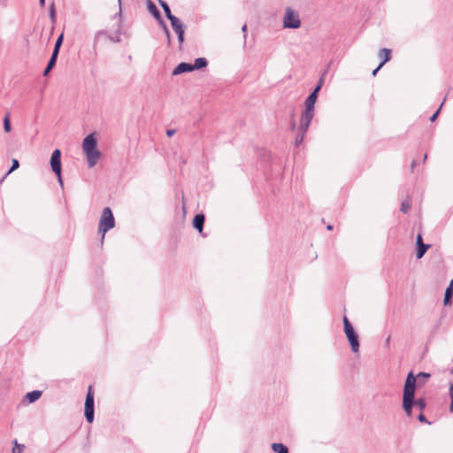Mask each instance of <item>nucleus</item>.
<instances>
[{
    "mask_svg": "<svg viewBox=\"0 0 453 453\" xmlns=\"http://www.w3.org/2000/svg\"><path fill=\"white\" fill-rule=\"evenodd\" d=\"M157 20H158V22H159L160 26L162 27V28H163V30H164L165 34V35H168V31H169V30H168V28H167V27H166L165 23V22H164V20L162 19V17L160 16V19H157Z\"/></svg>",
    "mask_w": 453,
    "mask_h": 453,
    "instance_id": "obj_32",
    "label": "nucleus"
},
{
    "mask_svg": "<svg viewBox=\"0 0 453 453\" xmlns=\"http://www.w3.org/2000/svg\"><path fill=\"white\" fill-rule=\"evenodd\" d=\"M121 35V27L119 25L118 29L115 32V35H111L106 30H100L96 32L94 38V43L93 48L94 50L96 47V44L99 43L101 41H110L112 42H119L121 41L120 39Z\"/></svg>",
    "mask_w": 453,
    "mask_h": 453,
    "instance_id": "obj_6",
    "label": "nucleus"
},
{
    "mask_svg": "<svg viewBox=\"0 0 453 453\" xmlns=\"http://www.w3.org/2000/svg\"><path fill=\"white\" fill-rule=\"evenodd\" d=\"M389 341H390V337H388L387 341H386V343L388 344L389 343Z\"/></svg>",
    "mask_w": 453,
    "mask_h": 453,
    "instance_id": "obj_48",
    "label": "nucleus"
},
{
    "mask_svg": "<svg viewBox=\"0 0 453 453\" xmlns=\"http://www.w3.org/2000/svg\"><path fill=\"white\" fill-rule=\"evenodd\" d=\"M84 415L88 423L94 420V395L91 392V386L88 387V391L85 400Z\"/></svg>",
    "mask_w": 453,
    "mask_h": 453,
    "instance_id": "obj_8",
    "label": "nucleus"
},
{
    "mask_svg": "<svg viewBox=\"0 0 453 453\" xmlns=\"http://www.w3.org/2000/svg\"><path fill=\"white\" fill-rule=\"evenodd\" d=\"M272 449L275 453H288V449L282 443H273Z\"/></svg>",
    "mask_w": 453,
    "mask_h": 453,
    "instance_id": "obj_22",
    "label": "nucleus"
},
{
    "mask_svg": "<svg viewBox=\"0 0 453 453\" xmlns=\"http://www.w3.org/2000/svg\"><path fill=\"white\" fill-rule=\"evenodd\" d=\"M449 395L451 398V403L449 405V411L453 412V384L449 387Z\"/></svg>",
    "mask_w": 453,
    "mask_h": 453,
    "instance_id": "obj_31",
    "label": "nucleus"
},
{
    "mask_svg": "<svg viewBox=\"0 0 453 453\" xmlns=\"http://www.w3.org/2000/svg\"><path fill=\"white\" fill-rule=\"evenodd\" d=\"M421 244H425V243L423 242L422 235L420 234H418L417 236V247Z\"/></svg>",
    "mask_w": 453,
    "mask_h": 453,
    "instance_id": "obj_35",
    "label": "nucleus"
},
{
    "mask_svg": "<svg viewBox=\"0 0 453 453\" xmlns=\"http://www.w3.org/2000/svg\"><path fill=\"white\" fill-rule=\"evenodd\" d=\"M115 226V219L114 216L112 214V211L110 207H105L103 209L100 220H99V226L98 230L100 233H102V240L104 238V235L106 232L113 228Z\"/></svg>",
    "mask_w": 453,
    "mask_h": 453,
    "instance_id": "obj_3",
    "label": "nucleus"
},
{
    "mask_svg": "<svg viewBox=\"0 0 453 453\" xmlns=\"http://www.w3.org/2000/svg\"><path fill=\"white\" fill-rule=\"evenodd\" d=\"M380 69V68H379V66H378L376 69H374V70L372 71V76H375V75L377 74V73H378V71H379Z\"/></svg>",
    "mask_w": 453,
    "mask_h": 453,
    "instance_id": "obj_42",
    "label": "nucleus"
},
{
    "mask_svg": "<svg viewBox=\"0 0 453 453\" xmlns=\"http://www.w3.org/2000/svg\"><path fill=\"white\" fill-rule=\"evenodd\" d=\"M323 82H324V79L323 78H320L319 82H318V85H320V88H322L323 86Z\"/></svg>",
    "mask_w": 453,
    "mask_h": 453,
    "instance_id": "obj_43",
    "label": "nucleus"
},
{
    "mask_svg": "<svg viewBox=\"0 0 453 453\" xmlns=\"http://www.w3.org/2000/svg\"><path fill=\"white\" fill-rule=\"evenodd\" d=\"M194 71L192 67V64L189 63H180L173 70V75H179L183 73Z\"/></svg>",
    "mask_w": 453,
    "mask_h": 453,
    "instance_id": "obj_11",
    "label": "nucleus"
},
{
    "mask_svg": "<svg viewBox=\"0 0 453 453\" xmlns=\"http://www.w3.org/2000/svg\"><path fill=\"white\" fill-rule=\"evenodd\" d=\"M314 117V109L305 108L300 119V127L308 129Z\"/></svg>",
    "mask_w": 453,
    "mask_h": 453,
    "instance_id": "obj_9",
    "label": "nucleus"
},
{
    "mask_svg": "<svg viewBox=\"0 0 453 453\" xmlns=\"http://www.w3.org/2000/svg\"><path fill=\"white\" fill-rule=\"evenodd\" d=\"M411 203L408 201V200H404L402 202V204H401V211L403 212V213H407L409 211V210L411 209Z\"/></svg>",
    "mask_w": 453,
    "mask_h": 453,
    "instance_id": "obj_25",
    "label": "nucleus"
},
{
    "mask_svg": "<svg viewBox=\"0 0 453 453\" xmlns=\"http://www.w3.org/2000/svg\"><path fill=\"white\" fill-rule=\"evenodd\" d=\"M318 96L315 93H311L305 100V108L314 109L315 103Z\"/></svg>",
    "mask_w": 453,
    "mask_h": 453,
    "instance_id": "obj_19",
    "label": "nucleus"
},
{
    "mask_svg": "<svg viewBox=\"0 0 453 453\" xmlns=\"http://www.w3.org/2000/svg\"><path fill=\"white\" fill-rule=\"evenodd\" d=\"M166 35V41H167V44L168 45H171V36H170V32L168 31V35Z\"/></svg>",
    "mask_w": 453,
    "mask_h": 453,
    "instance_id": "obj_41",
    "label": "nucleus"
},
{
    "mask_svg": "<svg viewBox=\"0 0 453 453\" xmlns=\"http://www.w3.org/2000/svg\"><path fill=\"white\" fill-rule=\"evenodd\" d=\"M51 69H52V67L47 65L43 72V76H47L49 74V73L51 71Z\"/></svg>",
    "mask_w": 453,
    "mask_h": 453,
    "instance_id": "obj_39",
    "label": "nucleus"
},
{
    "mask_svg": "<svg viewBox=\"0 0 453 453\" xmlns=\"http://www.w3.org/2000/svg\"><path fill=\"white\" fill-rule=\"evenodd\" d=\"M39 3L41 4V6H44L45 4V0H39Z\"/></svg>",
    "mask_w": 453,
    "mask_h": 453,
    "instance_id": "obj_45",
    "label": "nucleus"
},
{
    "mask_svg": "<svg viewBox=\"0 0 453 453\" xmlns=\"http://www.w3.org/2000/svg\"><path fill=\"white\" fill-rule=\"evenodd\" d=\"M175 132H176L175 129H168V130H166V135L168 137H172L175 134Z\"/></svg>",
    "mask_w": 453,
    "mask_h": 453,
    "instance_id": "obj_38",
    "label": "nucleus"
},
{
    "mask_svg": "<svg viewBox=\"0 0 453 453\" xmlns=\"http://www.w3.org/2000/svg\"><path fill=\"white\" fill-rule=\"evenodd\" d=\"M42 395V391L40 390H34L31 392H28L25 395V399L28 401V403H32L35 401H37Z\"/></svg>",
    "mask_w": 453,
    "mask_h": 453,
    "instance_id": "obj_16",
    "label": "nucleus"
},
{
    "mask_svg": "<svg viewBox=\"0 0 453 453\" xmlns=\"http://www.w3.org/2000/svg\"><path fill=\"white\" fill-rule=\"evenodd\" d=\"M147 7H148L149 12L151 13V15L156 19H160V16H161L160 12L157 8V6L152 3L151 0L147 1Z\"/></svg>",
    "mask_w": 453,
    "mask_h": 453,
    "instance_id": "obj_14",
    "label": "nucleus"
},
{
    "mask_svg": "<svg viewBox=\"0 0 453 453\" xmlns=\"http://www.w3.org/2000/svg\"><path fill=\"white\" fill-rule=\"evenodd\" d=\"M208 61L204 58H198L195 59V63L192 65L193 70H198L206 67Z\"/></svg>",
    "mask_w": 453,
    "mask_h": 453,
    "instance_id": "obj_18",
    "label": "nucleus"
},
{
    "mask_svg": "<svg viewBox=\"0 0 453 453\" xmlns=\"http://www.w3.org/2000/svg\"><path fill=\"white\" fill-rule=\"evenodd\" d=\"M295 127H296V124H295V122H293V123H292V125H291V128H292V130H294V129H295Z\"/></svg>",
    "mask_w": 453,
    "mask_h": 453,
    "instance_id": "obj_46",
    "label": "nucleus"
},
{
    "mask_svg": "<svg viewBox=\"0 0 453 453\" xmlns=\"http://www.w3.org/2000/svg\"><path fill=\"white\" fill-rule=\"evenodd\" d=\"M25 446L23 444H18L15 441V446L12 449V453H22Z\"/></svg>",
    "mask_w": 453,
    "mask_h": 453,
    "instance_id": "obj_26",
    "label": "nucleus"
},
{
    "mask_svg": "<svg viewBox=\"0 0 453 453\" xmlns=\"http://www.w3.org/2000/svg\"><path fill=\"white\" fill-rule=\"evenodd\" d=\"M4 129L6 133H9L12 129L9 113L4 118Z\"/></svg>",
    "mask_w": 453,
    "mask_h": 453,
    "instance_id": "obj_23",
    "label": "nucleus"
},
{
    "mask_svg": "<svg viewBox=\"0 0 453 453\" xmlns=\"http://www.w3.org/2000/svg\"><path fill=\"white\" fill-rule=\"evenodd\" d=\"M58 53H59V50L53 49V52L50 57L55 59H58Z\"/></svg>",
    "mask_w": 453,
    "mask_h": 453,
    "instance_id": "obj_37",
    "label": "nucleus"
},
{
    "mask_svg": "<svg viewBox=\"0 0 453 453\" xmlns=\"http://www.w3.org/2000/svg\"><path fill=\"white\" fill-rule=\"evenodd\" d=\"M426 154L424 156V158H423V161H425L426 159Z\"/></svg>",
    "mask_w": 453,
    "mask_h": 453,
    "instance_id": "obj_49",
    "label": "nucleus"
},
{
    "mask_svg": "<svg viewBox=\"0 0 453 453\" xmlns=\"http://www.w3.org/2000/svg\"><path fill=\"white\" fill-rule=\"evenodd\" d=\"M158 2H159V4L161 5V7L163 8V10L165 12V14L166 18L170 21H172V19H174L177 18L176 16L172 14L171 9H170V7H169V5L167 4L166 2H165L163 0H158Z\"/></svg>",
    "mask_w": 453,
    "mask_h": 453,
    "instance_id": "obj_15",
    "label": "nucleus"
},
{
    "mask_svg": "<svg viewBox=\"0 0 453 453\" xmlns=\"http://www.w3.org/2000/svg\"><path fill=\"white\" fill-rule=\"evenodd\" d=\"M415 166H416V160H413V161L411 162V170H413Z\"/></svg>",
    "mask_w": 453,
    "mask_h": 453,
    "instance_id": "obj_44",
    "label": "nucleus"
},
{
    "mask_svg": "<svg viewBox=\"0 0 453 453\" xmlns=\"http://www.w3.org/2000/svg\"><path fill=\"white\" fill-rule=\"evenodd\" d=\"M320 89H321L320 85L317 84V86L314 88V89L311 93H315L318 96Z\"/></svg>",
    "mask_w": 453,
    "mask_h": 453,
    "instance_id": "obj_40",
    "label": "nucleus"
},
{
    "mask_svg": "<svg viewBox=\"0 0 453 453\" xmlns=\"http://www.w3.org/2000/svg\"><path fill=\"white\" fill-rule=\"evenodd\" d=\"M63 40H64V34H61V35L58 37V39H57V41H56V42H55L54 49L60 50V47H61V45H62V43H63Z\"/></svg>",
    "mask_w": 453,
    "mask_h": 453,
    "instance_id": "obj_27",
    "label": "nucleus"
},
{
    "mask_svg": "<svg viewBox=\"0 0 453 453\" xmlns=\"http://www.w3.org/2000/svg\"><path fill=\"white\" fill-rule=\"evenodd\" d=\"M343 327L346 337L350 344L351 350L354 353H357L359 350L358 335L346 316L343 318Z\"/></svg>",
    "mask_w": 453,
    "mask_h": 453,
    "instance_id": "obj_4",
    "label": "nucleus"
},
{
    "mask_svg": "<svg viewBox=\"0 0 453 453\" xmlns=\"http://www.w3.org/2000/svg\"><path fill=\"white\" fill-rule=\"evenodd\" d=\"M119 2H120V0H119Z\"/></svg>",
    "mask_w": 453,
    "mask_h": 453,
    "instance_id": "obj_50",
    "label": "nucleus"
},
{
    "mask_svg": "<svg viewBox=\"0 0 453 453\" xmlns=\"http://www.w3.org/2000/svg\"><path fill=\"white\" fill-rule=\"evenodd\" d=\"M416 377L410 372L406 377L403 392V410L407 417L412 416V408L423 411L426 406L424 398L415 399Z\"/></svg>",
    "mask_w": 453,
    "mask_h": 453,
    "instance_id": "obj_1",
    "label": "nucleus"
},
{
    "mask_svg": "<svg viewBox=\"0 0 453 453\" xmlns=\"http://www.w3.org/2000/svg\"><path fill=\"white\" fill-rule=\"evenodd\" d=\"M418 419L420 422H427L426 416L420 411L419 415L418 416Z\"/></svg>",
    "mask_w": 453,
    "mask_h": 453,
    "instance_id": "obj_34",
    "label": "nucleus"
},
{
    "mask_svg": "<svg viewBox=\"0 0 453 453\" xmlns=\"http://www.w3.org/2000/svg\"><path fill=\"white\" fill-rule=\"evenodd\" d=\"M56 8L54 3H52L50 6V18L52 21V23L56 22Z\"/></svg>",
    "mask_w": 453,
    "mask_h": 453,
    "instance_id": "obj_24",
    "label": "nucleus"
},
{
    "mask_svg": "<svg viewBox=\"0 0 453 453\" xmlns=\"http://www.w3.org/2000/svg\"><path fill=\"white\" fill-rule=\"evenodd\" d=\"M170 22H171L173 29L175 31V33L178 35L179 42L182 43L184 41V33H185L183 24L178 18L172 19V21H170Z\"/></svg>",
    "mask_w": 453,
    "mask_h": 453,
    "instance_id": "obj_10",
    "label": "nucleus"
},
{
    "mask_svg": "<svg viewBox=\"0 0 453 453\" xmlns=\"http://www.w3.org/2000/svg\"><path fill=\"white\" fill-rule=\"evenodd\" d=\"M96 144L97 142L94 134L86 136L82 142V150L90 168L96 165L101 157V152L96 149Z\"/></svg>",
    "mask_w": 453,
    "mask_h": 453,
    "instance_id": "obj_2",
    "label": "nucleus"
},
{
    "mask_svg": "<svg viewBox=\"0 0 453 453\" xmlns=\"http://www.w3.org/2000/svg\"><path fill=\"white\" fill-rule=\"evenodd\" d=\"M204 220H205V218H204L203 214H202V213L196 214L193 219L194 228H196L198 232L201 233L203 228Z\"/></svg>",
    "mask_w": 453,
    "mask_h": 453,
    "instance_id": "obj_12",
    "label": "nucleus"
},
{
    "mask_svg": "<svg viewBox=\"0 0 453 453\" xmlns=\"http://www.w3.org/2000/svg\"><path fill=\"white\" fill-rule=\"evenodd\" d=\"M327 229H328V230H332V229H333V226H332L331 225H328V226H327Z\"/></svg>",
    "mask_w": 453,
    "mask_h": 453,
    "instance_id": "obj_47",
    "label": "nucleus"
},
{
    "mask_svg": "<svg viewBox=\"0 0 453 453\" xmlns=\"http://www.w3.org/2000/svg\"><path fill=\"white\" fill-rule=\"evenodd\" d=\"M301 24L298 13L291 7H287L283 16V27L297 29L301 27Z\"/></svg>",
    "mask_w": 453,
    "mask_h": 453,
    "instance_id": "obj_5",
    "label": "nucleus"
},
{
    "mask_svg": "<svg viewBox=\"0 0 453 453\" xmlns=\"http://www.w3.org/2000/svg\"><path fill=\"white\" fill-rule=\"evenodd\" d=\"M307 130L308 129H303V127H298L297 133H296V139H295V145L296 146H299L303 142Z\"/></svg>",
    "mask_w": 453,
    "mask_h": 453,
    "instance_id": "obj_17",
    "label": "nucleus"
},
{
    "mask_svg": "<svg viewBox=\"0 0 453 453\" xmlns=\"http://www.w3.org/2000/svg\"><path fill=\"white\" fill-rule=\"evenodd\" d=\"M445 100H446V97L444 98L443 101H445ZM443 103L444 102L441 103V104L440 105L439 109L430 117V121L431 122H434L437 119V117L439 115V112H440V111H441V107L443 105Z\"/></svg>",
    "mask_w": 453,
    "mask_h": 453,
    "instance_id": "obj_30",
    "label": "nucleus"
},
{
    "mask_svg": "<svg viewBox=\"0 0 453 453\" xmlns=\"http://www.w3.org/2000/svg\"><path fill=\"white\" fill-rule=\"evenodd\" d=\"M379 57L382 58V61L379 65V68H381L391 58V50L389 49L383 48L379 51Z\"/></svg>",
    "mask_w": 453,
    "mask_h": 453,
    "instance_id": "obj_13",
    "label": "nucleus"
},
{
    "mask_svg": "<svg viewBox=\"0 0 453 453\" xmlns=\"http://www.w3.org/2000/svg\"><path fill=\"white\" fill-rule=\"evenodd\" d=\"M430 377H431L430 373L424 372H418V375H417V379L418 380H420L421 379L423 380H426L429 379Z\"/></svg>",
    "mask_w": 453,
    "mask_h": 453,
    "instance_id": "obj_28",
    "label": "nucleus"
},
{
    "mask_svg": "<svg viewBox=\"0 0 453 453\" xmlns=\"http://www.w3.org/2000/svg\"><path fill=\"white\" fill-rule=\"evenodd\" d=\"M56 62H57V59H55V58L50 57L47 65L53 68L55 66V65H56Z\"/></svg>",
    "mask_w": 453,
    "mask_h": 453,
    "instance_id": "obj_33",
    "label": "nucleus"
},
{
    "mask_svg": "<svg viewBox=\"0 0 453 453\" xmlns=\"http://www.w3.org/2000/svg\"><path fill=\"white\" fill-rule=\"evenodd\" d=\"M453 281H451L450 285L446 288L443 303L445 305L451 303V298L453 296Z\"/></svg>",
    "mask_w": 453,
    "mask_h": 453,
    "instance_id": "obj_20",
    "label": "nucleus"
},
{
    "mask_svg": "<svg viewBox=\"0 0 453 453\" xmlns=\"http://www.w3.org/2000/svg\"><path fill=\"white\" fill-rule=\"evenodd\" d=\"M242 32L243 33V38L246 40L247 37V24H244L242 27Z\"/></svg>",
    "mask_w": 453,
    "mask_h": 453,
    "instance_id": "obj_36",
    "label": "nucleus"
},
{
    "mask_svg": "<svg viewBox=\"0 0 453 453\" xmlns=\"http://www.w3.org/2000/svg\"><path fill=\"white\" fill-rule=\"evenodd\" d=\"M50 167L52 172L58 176V182L60 185H63L62 177H61V151L60 150H55L50 157Z\"/></svg>",
    "mask_w": 453,
    "mask_h": 453,
    "instance_id": "obj_7",
    "label": "nucleus"
},
{
    "mask_svg": "<svg viewBox=\"0 0 453 453\" xmlns=\"http://www.w3.org/2000/svg\"><path fill=\"white\" fill-rule=\"evenodd\" d=\"M430 248L429 244H421L417 247L416 257L418 259H420L427 250Z\"/></svg>",
    "mask_w": 453,
    "mask_h": 453,
    "instance_id": "obj_21",
    "label": "nucleus"
},
{
    "mask_svg": "<svg viewBox=\"0 0 453 453\" xmlns=\"http://www.w3.org/2000/svg\"><path fill=\"white\" fill-rule=\"evenodd\" d=\"M19 166V163L17 159H12V166L10 168V170L8 171L7 174H9L10 173H12V171L18 169Z\"/></svg>",
    "mask_w": 453,
    "mask_h": 453,
    "instance_id": "obj_29",
    "label": "nucleus"
}]
</instances>
